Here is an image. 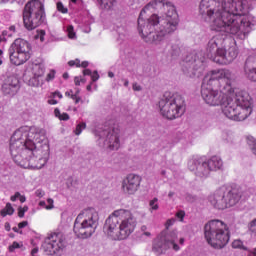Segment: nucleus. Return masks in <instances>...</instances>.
I'll return each mask as SVG.
<instances>
[{"label":"nucleus","instance_id":"f257e3e1","mask_svg":"<svg viewBox=\"0 0 256 256\" xmlns=\"http://www.w3.org/2000/svg\"><path fill=\"white\" fill-rule=\"evenodd\" d=\"M235 74L228 69L212 70L202 82V99L210 107H222L231 121H245L253 113V98L245 90L233 89Z\"/></svg>","mask_w":256,"mask_h":256},{"label":"nucleus","instance_id":"f03ea898","mask_svg":"<svg viewBox=\"0 0 256 256\" xmlns=\"http://www.w3.org/2000/svg\"><path fill=\"white\" fill-rule=\"evenodd\" d=\"M249 0H201L199 13L212 31L233 35L245 41L253 29V16L247 15Z\"/></svg>","mask_w":256,"mask_h":256},{"label":"nucleus","instance_id":"7ed1b4c3","mask_svg":"<svg viewBox=\"0 0 256 256\" xmlns=\"http://www.w3.org/2000/svg\"><path fill=\"white\" fill-rule=\"evenodd\" d=\"M38 144V149L45 151V145L49 147V140L45 129L35 126H21L10 138V148L14 153H17V149H26L28 155H35Z\"/></svg>","mask_w":256,"mask_h":256},{"label":"nucleus","instance_id":"20e7f679","mask_svg":"<svg viewBox=\"0 0 256 256\" xmlns=\"http://www.w3.org/2000/svg\"><path fill=\"white\" fill-rule=\"evenodd\" d=\"M137 227V218L131 210H114L105 220L104 233L114 241H123L131 235Z\"/></svg>","mask_w":256,"mask_h":256},{"label":"nucleus","instance_id":"39448f33","mask_svg":"<svg viewBox=\"0 0 256 256\" xmlns=\"http://www.w3.org/2000/svg\"><path fill=\"white\" fill-rule=\"evenodd\" d=\"M138 33L145 43L161 45L165 41V37L173 35L175 31L162 24L159 21V15L152 14L148 19H145V13L141 11L138 17Z\"/></svg>","mask_w":256,"mask_h":256},{"label":"nucleus","instance_id":"423d86ee","mask_svg":"<svg viewBox=\"0 0 256 256\" xmlns=\"http://www.w3.org/2000/svg\"><path fill=\"white\" fill-rule=\"evenodd\" d=\"M154 11L158 13L159 21L162 25L169 27L172 31H176L179 27V14L175 5L169 0H152L142 10V13Z\"/></svg>","mask_w":256,"mask_h":256},{"label":"nucleus","instance_id":"0eeeda50","mask_svg":"<svg viewBox=\"0 0 256 256\" xmlns=\"http://www.w3.org/2000/svg\"><path fill=\"white\" fill-rule=\"evenodd\" d=\"M10 154L13 161L23 169H43L49 161V146L45 145L44 150L35 149L33 155H29L26 148L16 149L15 153L10 148Z\"/></svg>","mask_w":256,"mask_h":256},{"label":"nucleus","instance_id":"6e6552de","mask_svg":"<svg viewBox=\"0 0 256 256\" xmlns=\"http://www.w3.org/2000/svg\"><path fill=\"white\" fill-rule=\"evenodd\" d=\"M99 214L95 208L84 209L75 219L73 231L78 239H89L97 230Z\"/></svg>","mask_w":256,"mask_h":256},{"label":"nucleus","instance_id":"1a4fd4ad","mask_svg":"<svg viewBox=\"0 0 256 256\" xmlns=\"http://www.w3.org/2000/svg\"><path fill=\"white\" fill-rule=\"evenodd\" d=\"M204 237L214 249H223L229 243V227L221 220H211L204 226Z\"/></svg>","mask_w":256,"mask_h":256},{"label":"nucleus","instance_id":"9d476101","mask_svg":"<svg viewBox=\"0 0 256 256\" xmlns=\"http://www.w3.org/2000/svg\"><path fill=\"white\" fill-rule=\"evenodd\" d=\"M185 98L183 96L171 92H166L159 101L160 113L166 119H179L185 113Z\"/></svg>","mask_w":256,"mask_h":256},{"label":"nucleus","instance_id":"9b49d317","mask_svg":"<svg viewBox=\"0 0 256 256\" xmlns=\"http://www.w3.org/2000/svg\"><path fill=\"white\" fill-rule=\"evenodd\" d=\"M45 21V6L39 0L29 1L23 10V23L28 31L37 29Z\"/></svg>","mask_w":256,"mask_h":256},{"label":"nucleus","instance_id":"f8f14e48","mask_svg":"<svg viewBox=\"0 0 256 256\" xmlns=\"http://www.w3.org/2000/svg\"><path fill=\"white\" fill-rule=\"evenodd\" d=\"M9 58L13 65H23L31 59V44L25 39L17 38L8 49Z\"/></svg>","mask_w":256,"mask_h":256},{"label":"nucleus","instance_id":"ddd939ff","mask_svg":"<svg viewBox=\"0 0 256 256\" xmlns=\"http://www.w3.org/2000/svg\"><path fill=\"white\" fill-rule=\"evenodd\" d=\"M177 230L170 232H162L153 242L152 250L156 255H163L167 249H173V251H179V238Z\"/></svg>","mask_w":256,"mask_h":256},{"label":"nucleus","instance_id":"4468645a","mask_svg":"<svg viewBox=\"0 0 256 256\" xmlns=\"http://www.w3.org/2000/svg\"><path fill=\"white\" fill-rule=\"evenodd\" d=\"M42 249L46 255H61L65 249V238L61 234L54 233L45 239Z\"/></svg>","mask_w":256,"mask_h":256},{"label":"nucleus","instance_id":"2eb2a0df","mask_svg":"<svg viewBox=\"0 0 256 256\" xmlns=\"http://www.w3.org/2000/svg\"><path fill=\"white\" fill-rule=\"evenodd\" d=\"M97 135L100 140L104 141V146L112 151H117L121 147V131L117 128L99 130Z\"/></svg>","mask_w":256,"mask_h":256},{"label":"nucleus","instance_id":"dca6fc26","mask_svg":"<svg viewBox=\"0 0 256 256\" xmlns=\"http://www.w3.org/2000/svg\"><path fill=\"white\" fill-rule=\"evenodd\" d=\"M188 169L196 177H200V179H207L209 177L211 170L209 169V165L207 164V161L199 158V157H192L188 161Z\"/></svg>","mask_w":256,"mask_h":256},{"label":"nucleus","instance_id":"f3484780","mask_svg":"<svg viewBox=\"0 0 256 256\" xmlns=\"http://www.w3.org/2000/svg\"><path fill=\"white\" fill-rule=\"evenodd\" d=\"M141 176L137 174H128L122 181L121 189L124 195H135L141 187Z\"/></svg>","mask_w":256,"mask_h":256},{"label":"nucleus","instance_id":"a211bd4d","mask_svg":"<svg viewBox=\"0 0 256 256\" xmlns=\"http://www.w3.org/2000/svg\"><path fill=\"white\" fill-rule=\"evenodd\" d=\"M237 55H239V51L235 45L228 47V49L222 48L218 50L219 58L215 57L214 62L219 63V65H229V63H233L237 59Z\"/></svg>","mask_w":256,"mask_h":256},{"label":"nucleus","instance_id":"6ab92c4d","mask_svg":"<svg viewBox=\"0 0 256 256\" xmlns=\"http://www.w3.org/2000/svg\"><path fill=\"white\" fill-rule=\"evenodd\" d=\"M205 71V62L203 60H194L191 63H186L183 67V73L186 77L195 79V77H201Z\"/></svg>","mask_w":256,"mask_h":256},{"label":"nucleus","instance_id":"aec40b11","mask_svg":"<svg viewBox=\"0 0 256 256\" xmlns=\"http://www.w3.org/2000/svg\"><path fill=\"white\" fill-rule=\"evenodd\" d=\"M21 86L19 85V78L17 76H8L2 84V93L13 97L17 95Z\"/></svg>","mask_w":256,"mask_h":256},{"label":"nucleus","instance_id":"412c9836","mask_svg":"<svg viewBox=\"0 0 256 256\" xmlns=\"http://www.w3.org/2000/svg\"><path fill=\"white\" fill-rule=\"evenodd\" d=\"M209 203L214 207V209L223 210L227 209V199L225 198V188H220L216 190L208 198Z\"/></svg>","mask_w":256,"mask_h":256},{"label":"nucleus","instance_id":"4be33fe9","mask_svg":"<svg viewBox=\"0 0 256 256\" xmlns=\"http://www.w3.org/2000/svg\"><path fill=\"white\" fill-rule=\"evenodd\" d=\"M223 43H225V40L221 36H214L209 40L207 46V56L209 59H213L214 61L215 57L219 59V50L223 49Z\"/></svg>","mask_w":256,"mask_h":256},{"label":"nucleus","instance_id":"5701e85b","mask_svg":"<svg viewBox=\"0 0 256 256\" xmlns=\"http://www.w3.org/2000/svg\"><path fill=\"white\" fill-rule=\"evenodd\" d=\"M244 74L250 81L256 82V57L249 56L244 64Z\"/></svg>","mask_w":256,"mask_h":256},{"label":"nucleus","instance_id":"b1692460","mask_svg":"<svg viewBox=\"0 0 256 256\" xmlns=\"http://www.w3.org/2000/svg\"><path fill=\"white\" fill-rule=\"evenodd\" d=\"M225 199L227 207H234L236 203H239V201H241V189L232 188L228 191L227 189H225Z\"/></svg>","mask_w":256,"mask_h":256},{"label":"nucleus","instance_id":"393cba45","mask_svg":"<svg viewBox=\"0 0 256 256\" xmlns=\"http://www.w3.org/2000/svg\"><path fill=\"white\" fill-rule=\"evenodd\" d=\"M208 169L211 171H219L223 169V160L219 156H212L206 161Z\"/></svg>","mask_w":256,"mask_h":256},{"label":"nucleus","instance_id":"a878e982","mask_svg":"<svg viewBox=\"0 0 256 256\" xmlns=\"http://www.w3.org/2000/svg\"><path fill=\"white\" fill-rule=\"evenodd\" d=\"M32 71H33V75L35 77H43V75H45V65L43 64H34L33 65V68H32Z\"/></svg>","mask_w":256,"mask_h":256},{"label":"nucleus","instance_id":"bb28decb","mask_svg":"<svg viewBox=\"0 0 256 256\" xmlns=\"http://www.w3.org/2000/svg\"><path fill=\"white\" fill-rule=\"evenodd\" d=\"M15 213V209L11 205V203H7L5 208L0 211L2 217H7V215H13Z\"/></svg>","mask_w":256,"mask_h":256},{"label":"nucleus","instance_id":"cd10ccee","mask_svg":"<svg viewBox=\"0 0 256 256\" xmlns=\"http://www.w3.org/2000/svg\"><path fill=\"white\" fill-rule=\"evenodd\" d=\"M102 9H111L117 0H97Z\"/></svg>","mask_w":256,"mask_h":256},{"label":"nucleus","instance_id":"c85d7f7f","mask_svg":"<svg viewBox=\"0 0 256 256\" xmlns=\"http://www.w3.org/2000/svg\"><path fill=\"white\" fill-rule=\"evenodd\" d=\"M28 83L30 87H39L40 85H43V80H41V77L34 75Z\"/></svg>","mask_w":256,"mask_h":256},{"label":"nucleus","instance_id":"c756f323","mask_svg":"<svg viewBox=\"0 0 256 256\" xmlns=\"http://www.w3.org/2000/svg\"><path fill=\"white\" fill-rule=\"evenodd\" d=\"M247 145L250 147L252 153L256 155V139L253 136L247 137Z\"/></svg>","mask_w":256,"mask_h":256},{"label":"nucleus","instance_id":"7c9ffc66","mask_svg":"<svg viewBox=\"0 0 256 256\" xmlns=\"http://www.w3.org/2000/svg\"><path fill=\"white\" fill-rule=\"evenodd\" d=\"M170 54L172 57H179L181 55V47L178 44H172Z\"/></svg>","mask_w":256,"mask_h":256},{"label":"nucleus","instance_id":"2f4dec72","mask_svg":"<svg viewBox=\"0 0 256 256\" xmlns=\"http://www.w3.org/2000/svg\"><path fill=\"white\" fill-rule=\"evenodd\" d=\"M248 230L251 237H256V218L249 222Z\"/></svg>","mask_w":256,"mask_h":256},{"label":"nucleus","instance_id":"473e14b6","mask_svg":"<svg viewBox=\"0 0 256 256\" xmlns=\"http://www.w3.org/2000/svg\"><path fill=\"white\" fill-rule=\"evenodd\" d=\"M140 233H142L144 237H151V230L149 229V227H147V225H142L140 227Z\"/></svg>","mask_w":256,"mask_h":256},{"label":"nucleus","instance_id":"72a5a7b5","mask_svg":"<svg viewBox=\"0 0 256 256\" xmlns=\"http://www.w3.org/2000/svg\"><path fill=\"white\" fill-rule=\"evenodd\" d=\"M87 127V124L85 122H82L76 126V129L74 130L75 135H79L80 133H83V129Z\"/></svg>","mask_w":256,"mask_h":256},{"label":"nucleus","instance_id":"f704fd0d","mask_svg":"<svg viewBox=\"0 0 256 256\" xmlns=\"http://www.w3.org/2000/svg\"><path fill=\"white\" fill-rule=\"evenodd\" d=\"M158 201V198H153V200L149 202V206L151 207L152 211H157L159 209Z\"/></svg>","mask_w":256,"mask_h":256},{"label":"nucleus","instance_id":"c9c22d12","mask_svg":"<svg viewBox=\"0 0 256 256\" xmlns=\"http://www.w3.org/2000/svg\"><path fill=\"white\" fill-rule=\"evenodd\" d=\"M67 33H68L69 39H75L76 34H75V30H74V28H73V25H69V26L67 27Z\"/></svg>","mask_w":256,"mask_h":256},{"label":"nucleus","instance_id":"e433bc0d","mask_svg":"<svg viewBox=\"0 0 256 256\" xmlns=\"http://www.w3.org/2000/svg\"><path fill=\"white\" fill-rule=\"evenodd\" d=\"M232 247L233 249H245V247H243V241L241 240H234L232 242Z\"/></svg>","mask_w":256,"mask_h":256},{"label":"nucleus","instance_id":"4c0bfd02","mask_svg":"<svg viewBox=\"0 0 256 256\" xmlns=\"http://www.w3.org/2000/svg\"><path fill=\"white\" fill-rule=\"evenodd\" d=\"M55 74L56 71L55 70H50V72L47 74L46 76V81L49 83V81H53V79H55Z\"/></svg>","mask_w":256,"mask_h":256},{"label":"nucleus","instance_id":"58836bf2","mask_svg":"<svg viewBox=\"0 0 256 256\" xmlns=\"http://www.w3.org/2000/svg\"><path fill=\"white\" fill-rule=\"evenodd\" d=\"M57 9L60 13H67L69 10L65 8L62 2L57 3Z\"/></svg>","mask_w":256,"mask_h":256},{"label":"nucleus","instance_id":"ea45409f","mask_svg":"<svg viewBox=\"0 0 256 256\" xmlns=\"http://www.w3.org/2000/svg\"><path fill=\"white\" fill-rule=\"evenodd\" d=\"M185 199H186V201H188V203H195L197 198L195 196H193L192 194L187 193V194H185Z\"/></svg>","mask_w":256,"mask_h":256},{"label":"nucleus","instance_id":"a19ab883","mask_svg":"<svg viewBox=\"0 0 256 256\" xmlns=\"http://www.w3.org/2000/svg\"><path fill=\"white\" fill-rule=\"evenodd\" d=\"M176 217H177L178 219H180V221H183V219H185V211H183V210L178 211V212L176 213Z\"/></svg>","mask_w":256,"mask_h":256},{"label":"nucleus","instance_id":"79ce46f5","mask_svg":"<svg viewBox=\"0 0 256 256\" xmlns=\"http://www.w3.org/2000/svg\"><path fill=\"white\" fill-rule=\"evenodd\" d=\"M35 195L36 197H39V198L45 197V191H43L42 189H38L35 191Z\"/></svg>","mask_w":256,"mask_h":256},{"label":"nucleus","instance_id":"37998d69","mask_svg":"<svg viewBox=\"0 0 256 256\" xmlns=\"http://www.w3.org/2000/svg\"><path fill=\"white\" fill-rule=\"evenodd\" d=\"M51 97H53V99H55V97H58V99H63V94H61L59 91H55L51 94Z\"/></svg>","mask_w":256,"mask_h":256},{"label":"nucleus","instance_id":"c03bdc74","mask_svg":"<svg viewBox=\"0 0 256 256\" xmlns=\"http://www.w3.org/2000/svg\"><path fill=\"white\" fill-rule=\"evenodd\" d=\"M132 89L133 91H143V87H141V85H139L138 83H134L132 85Z\"/></svg>","mask_w":256,"mask_h":256},{"label":"nucleus","instance_id":"a18cd8bd","mask_svg":"<svg viewBox=\"0 0 256 256\" xmlns=\"http://www.w3.org/2000/svg\"><path fill=\"white\" fill-rule=\"evenodd\" d=\"M91 79L93 82L99 81V73L97 71H94V73L91 75Z\"/></svg>","mask_w":256,"mask_h":256},{"label":"nucleus","instance_id":"49530a36","mask_svg":"<svg viewBox=\"0 0 256 256\" xmlns=\"http://www.w3.org/2000/svg\"><path fill=\"white\" fill-rule=\"evenodd\" d=\"M47 203H48V205L47 206H45V209H53V199H51V198H49L48 200H47Z\"/></svg>","mask_w":256,"mask_h":256},{"label":"nucleus","instance_id":"de8ad7c7","mask_svg":"<svg viewBox=\"0 0 256 256\" xmlns=\"http://www.w3.org/2000/svg\"><path fill=\"white\" fill-rule=\"evenodd\" d=\"M175 224V219H168L166 222V229H169V227H171L172 225Z\"/></svg>","mask_w":256,"mask_h":256},{"label":"nucleus","instance_id":"09e8293b","mask_svg":"<svg viewBox=\"0 0 256 256\" xmlns=\"http://www.w3.org/2000/svg\"><path fill=\"white\" fill-rule=\"evenodd\" d=\"M59 119L60 121H69V114L62 113Z\"/></svg>","mask_w":256,"mask_h":256},{"label":"nucleus","instance_id":"8fccbe9b","mask_svg":"<svg viewBox=\"0 0 256 256\" xmlns=\"http://www.w3.org/2000/svg\"><path fill=\"white\" fill-rule=\"evenodd\" d=\"M15 249H19V243L13 242V244L9 247V251H15Z\"/></svg>","mask_w":256,"mask_h":256},{"label":"nucleus","instance_id":"3c124183","mask_svg":"<svg viewBox=\"0 0 256 256\" xmlns=\"http://www.w3.org/2000/svg\"><path fill=\"white\" fill-rule=\"evenodd\" d=\"M19 197H21V193L16 192L15 195L11 196L10 201L15 202L17 199H19Z\"/></svg>","mask_w":256,"mask_h":256},{"label":"nucleus","instance_id":"603ef678","mask_svg":"<svg viewBox=\"0 0 256 256\" xmlns=\"http://www.w3.org/2000/svg\"><path fill=\"white\" fill-rule=\"evenodd\" d=\"M18 217H20V218L25 217V212L23 210V207L18 208Z\"/></svg>","mask_w":256,"mask_h":256},{"label":"nucleus","instance_id":"864d4df0","mask_svg":"<svg viewBox=\"0 0 256 256\" xmlns=\"http://www.w3.org/2000/svg\"><path fill=\"white\" fill-rule=\"evenodd\" d=\"M71 99H73L76 104L81 101V97L77 96V94L71 95Z\"/></svg>","mask_w":256,"mask_h":256},{"label":"nucleus","instance_id":"5fc2aeb1","mask_svg":"<svg viewBox=\"0 0 256 256\" xmlns=\"http://www.w3.org/2000/svg\"><path fill=\"white\" fill-rule=\"evenodd\" d=\"M27 225H29V222L23 221L18 224V227H19V229H23V228L27 227Z\"/></svg>","mask_w":256,"mask_h":256},{"label":"nucleus","instance_id":"6e6d98bb","mask_svg":"<svg viewBox=\"0 0 256 256\" xmlns=\"http://www.w3.org/2000/svg\"><path fill=\"white\" fill-rule=\"evenodd\" d=\"M57 100H55V98L51 97V99L48 100V104L49 105H57Z\"/></svg>","mask_w":256,"mask_h":256},{"label":"nucleus","instance_id":"4d7b16f0","mask_svg":"<svg viewBox=\"0 0 256 256\" xmlns=\"http://www.w3.org/2000/svg\"><path fill=\"white\" fill-rule=\"evenodd\" d=\"M54 114H55V116L56 117H58V119H60L61 118V111L59 110V108H56L55 110H54Z\"/></svg>","mask_w":256,"mask_h":256},{"label":"nucleus","instance_id":"13d9d810","mask_svg":"<svg viewBox=\"0 0 256 256\" xmlns=\"http://www.w3.org/2000/svg\"><path fill=\"white\" fill-rule=\"evenodd\" d=\"M74 83H75L76 86L81 85V80L79 79V77L74 78Z\"/></svg>","mask_w":256,"mask_h":256},{"label":"nucleus","instance_id":"bf43d9fd","mask_svg":"<svg viewBox=\"0 0 256 256\" xmlns=\"http://www.w3.org/2000/svg\"><path fill=\"white\" fill-rule=\"evenodd\" d=\"M18 199L20 200L21 203H25V201H27V198L25 196L21 195V194L18 197Z\"/></svg>","mask_w":256,"mask_h":256},{"label":"nucleus","instance_id":"052dcab7","mask_svg":"<svg viewBox=\"0 0 256 256\" xmlns=\"http://www.w3.org/2000/svg\"><path fill=\"white\" fill-rule=\"evenodd\" d=\"M80 67H83L84 69H86V67H89V62L83 61V62L80 64Z\"/></svg>","mask_w":256,"mask_h":256},{"label":"nucleus","instance_id":"680f3d73","mask_svg":"<svg viewBox=\"0 0 256 256\" xmlns=\"http://www.w3.org/2000/svg\"><path fill=\"white\" fill-rule=\"evenodd\" d=\"M4 227H5L6 231H11V224H9V222H6L4 224Z\"/></svg>","mask_w":256,"mask_h":256},{"label":"nucleus","instance_id":"e2e57ef3","mask_svg":"<svg viewBox=\"0 0 256 256\" xmlns=\"http://www.w3.org/2000/svg\"><path fill=\"white\" fill-rule=\"evenodd\" d=\"M44 37H45V30H41V32H40V40L44 41Z\"/></svg>","mask_w":256,"mask_h":256},{"label":"nucleus","instance_id":"0e129e2a","mask_svg":"<svg viewBox=\"0 0 256 256\" xmlns=\"http://www.w3.org/2000/svg\"><path fill=\"white\" fill-rule=\"evenodd\" d=\"M65 95H66V97H71V95H75V94H73V90H70V91L65 92Z\"/></svg>","mask_w":256,"mask_h":256},{"label":"nucleus","instance_id":"69168bd1","mask_svg":"<svg viewBox=\"0 0 256 256\" xmlns=\"http://www.w3.org/2000/svg\"><path fill=\"white\" fill-rule=\"evenodd\" d=\"M83 75H91V70L90 69H85L83 71Z\"/></svg>","mask_w":256,"mask_h":256},{"label":"nucleus","instance_id":"338daca9","mask_svg":"<svg viewBox=\"0 0 256 256\" xmlns=\"http://www.w3.org/2000/svg\"><path fill=\"white\" fill-rule=\"evenodd\" d=\"M75 64H76V61H75V60H71V61L68 62V65H69L70 67H74Z\"/></svg>","mask_w":256,"mask_h":256},{"label":"nucleus","instance_id":"774afa93","mask_svg":"<svg viewBox=\"0 0 256 256\" xmlns=\"http://www.w3.org/2000/svg\"><path fill=\"white\" fill-rule=\"evenodd\" d=\"M123 81H124V87H129V80L123 79Z\"/></svg>","mask_w":256,"mask_h":256}]
</instances>
